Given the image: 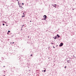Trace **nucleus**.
Instances as JSON below:
<instances>
[{
	"mask_svg": "<svg viewBox=\"0 0 76 76\" xmlns=\"http://www.w3.org/2000/svg\"><path fill=\"white\" fill-rule=\"evenodd\" d=\"M43 18H45L44 19V20H45V19H46V18H47V16H46V15H44V16Z\"/></svg>",
	"mask_w": 76,
	"mask_h": 76,
	"instance_id": "obj_1",
	"label": "nucleus"
},
{
	"mask_svg": "<svg viewBox=\"0 0 76 76\" xmlns=\"http://www.w3.org/2000/svg\"><path fill=\"white\" fill-rule=\"evenodd\" d=\"M44 72H45V70H44Z\"/></svg>",
	"mask_w": 76,
	"mask_h": 76,
	"instance_id": "obj_14",
	"label": "nucleus"
},
{
	"mask_svg": "<svg viewBox=\"0 0 76 76\" xmlns=\"http://www.w3.org/2000/svg\"><path fill=\"white\" fill-rule=\"evenodd\" d=\"M18 4L19 5V6H20V3H18Z\"/></svg>",
	"mask_w": 76,
	"mask_h": 76,
	"instance_id": "obj_7",
	"label": "nucleus"
},
{
	"mask_svg": "<svg viewBox=\"0 0 76 76\" xmlns=\"http://www.w3.org/2000/svg\"><path fill=\"white\" fill-rule=\"evenodd\" d=\"M7 34H9V32H8V33H7Z\"/></svg>",
	"mask_w": 76,
	"mask_h": 76,
	"instance_id": "obj_16",
	"label": "nucleus"
},
{
	"mask_svg": "<svg viewBox=\"0 0 76 76\" xmlns=\"http://www.w3.org/2000/svg\"><path fill=\"white\" fill-rule=\"evenodd\" d=\"M22 18H23V17H25V15H24L23 16L22 15Z\"/></svg>",
	"mask_w": 76,
	"mask_h": 76,
	"instance_id": "obj_5",
	"label": "nucleus"
},
{
	"mask_svg": "<svg viewBox=\"0 0 76 76\" xmlns=\"http://www.w3.org/2000/svg\"><path fill=\"white\" fill-rule=\"evenodd\" d=\"M4 25H5L4 24H3V26H4Z\"/></svg>",
	"mask_w": 76,
	"mask_h": 76,
	"instance_id": "obj_9",
	"label": "nucleus"
},
{
	"mask_svg": "<svg viewBox=\"0 0 76 76\" xmlns=\"http://www.w3.org/2000/svg\"><path fill=\"white\" fill-rule=\"evenodd\" d=\"M57 37H58V38H59L60 37V36H59V35H58V34H57Z\"/></svg>",
	"mask_w": 76,
	"mask_h": 76,
	"instance_id": "obj_4",
	"label": "nucleus"
},
{
	"mask_svg": "<svg viewBox=\"0 0 76 76\" xmlns=\"http://www.w3.org/2000/svg\"><path fill=\"white\" fill-rule=\"evenodd\" d=\"M30 56H31V57H32V54L31 55H30Z\"/></svg>",
	"mask_w": 76,
	"mask_h": 76,
	"instance_id": "obj_8",
	"label": "nucleus"
},
{
	"mask_svg": "<svg viewBox=\"0 0 76 76\" xmlns=\"http://www.w3.org/2000/svg\"><path fill=\"white\" fill-rule=\"evenodd\" d=\"M56 37H55V38H54V39H56Z\"/></svg>",
	"mask_w": 76,
	"mask_h": 76,
	"instance_id": "obj_11",
	"label": "nucleus"
},
{
	"mask_svg": "<svg viewBox=\"0 0 76 76\" xmlns=\"http://www.w3.org/2000/svg\"><path fill=\"white\" fill-rule=\"evenodd\" d=\"M63 45V44L62 43H61L59 45V46H60V47H61V46H62Z\"/></svg>",
	"mask_w": 76,
	"mask_h": 76,
	"instance_id": "obj_2",
	"label": "nucleus"
},
{
	"mask_svg": "<svg viewBox=\"0 0 76 76\" xmlns=\"http://www.w3.org/2000/svg\"><path fill=\"white\" fill-rule=\"evenodd\" d=\"M65 68H66V66H65Z\"/></svg>",
	"mask_w": 76,
	"mask_h": 76,
	"instance_id": "obj_17",
	"label": "nucleus"
},
{
	"mask_svg": "<svg viewBox=\"0 0 76 76\" xmlns=\"http://www.w3.org/2000/svg\"><path fill=\"white\" fill-rule=\"evenodd\" d=\"M42 72H44V71H42Z\"/></svg>",
	"mask_w": 76,
	"mask_h": 76,
	"instance_id": "obj_24",
	"label": "nucleus"
},
{
	"mask_svg": "<svg viewBox=\"0 0 76 76\" xmlns=\"http://www.w3.org/2000/svg\"><path fill=\"white\" fill-rule=\"evenodd\" d=\"M12 44H14V42H13Z\"/></svg>",
	"mask_w": 76,
	"mask_h": 76,
	"instance_id": "obj_19",
	"label": "nucleus"
},
{
	"mask_svg": "<svg viewBox=\"0 0 76 76\" xmlns=\"http://www.w3.org/2000/svg\"><path fill=\"white\" fill-rule=\"evenodd\" d=\"M22 4L23 5V4H23V3H22Z\"/></svg>",
	"mask_w": 76,
	"mask_h": 76,
	"instance_id": "obj_12",
	"label": "nucleus"
},
{
	"mask_svg": "<svg viewBox=\"0 0 76 76\" xmlns=\"http://www.w3.org/2000/svg\"><path fill=\"white\" fill-rule=\"evenodd\" d=\"M31 22V20H30V22Z\"/></svg>",
	"mask_w": 76,
	"mask_h": 76,
	"instance_id": "obj_18",
	"label": "nucleus"
},
{
	"mask_svg": "<svg viewBox=\"0 0 76 76\" xmlns=\"http://www.w3.org/2000/svg\"><path fill=\"white\" fill-rule=\"evenodd\" d=\"M23 15H25V14H24V13H23Z\"/></svg>",
	"mask_w": 76,
	"mask_h": 76,
	"instance_id": "obj_13",
	"label": "nucleus"
},
{
	"mask_svg": "<svg viewBox=\"0 0 76 76\" xmlns=\"http://www.w3.org/2000/svg\"><path fill=\"white\" fill-rule=\"evenodd\" d=\"M73 10H74V9H73Z\"/></svg>",
	"mask_w": 76,
	"mask_h": 76,
	"instance_id": "obj_26",
	"label": "nucleus"
},
{
	"mask_svg": "<svg viewBox=\"0 0 76 76\" xmlns=\"http://www.w3.org/2000/svg\"><path fill=\"white\" fill-rule=\"evenodd\" d=\"M53 47L54 48H55V47H54V46H53Z\"/></svg>",
	"mask_w": 76,
	"mask_h": 76,
	"instance_id": "obj_15",
	"label": "nucleus"
},
{
	"mask_svg": "<svg viewBox=\"0 0 76 76\" xmlns=\"http://www.w3.org/2000/svg\"><path fill=\"white\" fill-rule=\"evenodd\" d=\"M4 76H5V75H4Z\"/></svg>",
	"mask_w": 76,
	"mask_h": 76,
	"instance_id": "obj_23",
	"label": "nucleus"
},
{
	"mask_svg": "<svg viewBox=\"0 0 76 76\" xmlns=\"http://www.w3.org/2000/svg\"><path fill=\"white\" fill-rule=\"evenodd\" d=\"M18 3H19V2H18Z\"/></svg>",
	"mask_w": 76,
	"mask_h": 76,
	"instance_id": "obj_20",
	"label": "nucleus"
},
{
	"mask_svg": "<svg viewBox=\"0 0 76 76\" xmlns=\"http://www.w3.org/2000/svg\"><path fill=\"white\" fill-rule=\"evenodd\" d=\"M54 7H56V6H54Z\"/></svg>",
	"mask_w": 76,
	"mask_h": 76,
	"instance_id": "obj_10",
	"label": "nucleus"
},
{
	"mask_svg": "<svg viewBox=\"0 0 76 76\" xmlns=\"http://www.w3.org/2000/svg\"><path fill=\"white\" fill-rule=\"evenodd\" d=\"M8 32H10V31H8Z\"/></svg>",
	"mask_w": 76,
	"mask_h": 76,
	"instance_id": "obj_6",
	"label": "nucleus"
},
{
	"mask_svg": "<svg viewBox=\"0 0 76 76\" xmlns=\"http://www.w3.org/2000/svg\"><path fill=\"white\" fill-rule=\"evenodd\" d=\"M19 7L21 9H23V8L22 6H19Z\"/></svg>",
	"mask_w": 76,
	"mask_h": 76,
	"instance_id": "obj_3",
	"label": "nucleus"
},
{
	"mask_svg": "<svg viewBox=\"0 0 76 76\" xmlns=\"http://www.w3.org/2000/svg\"><path fill=\"white\" fill-rule=\"evenodd\" d=\"M55 5H56V4H55Z\"/></svg>",
	"mask_w": 76,
	"mask_h": 76,
	"instance_id": "obj_25",
	"label": "nucleus"
},
{
	"mask_svg": "<svg viewBox=\"0 0 76 76\" xmlns=\"http://www.w3.org/2000/svg\"><path fill=\"white\" fill-rule=\"evenodd\" d=\"M4 67H5V66H4Z\"/></svg>",
	"mask_w": 76,
	"mask_h": 76,
	"instance_id": "obj_21",
	"label": "nucleus"
},
{
	"mask_svg": "<svg viewBox=\"0 0 76 76\" xmlns=\"http://www.w3.org/2000/svg\"><path fill=\"white\" fill-rule=\"evenodd\" d=\"M17 1H18V0H17Z\"/></svg>",
	"mask_w": 76,
	"mask_h": 76,
	"instance_id": "obj_22",
	"label": "nucleus"
}]
</instances>
